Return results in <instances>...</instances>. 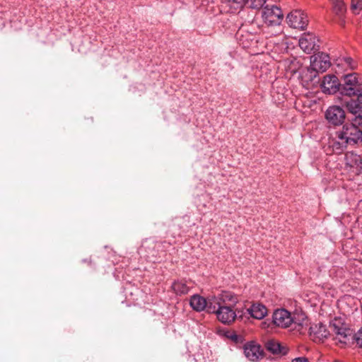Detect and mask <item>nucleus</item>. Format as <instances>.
Returning <instances> with one entry per match:
<instances>
[{"mask_svg":"<svg viewBox=\"0 0 362 362\" xmlns=\"http://www.w3.org/2000/svg\"><path fill=\"white\" fill-rule=\"evenodd\" d=\"M329 57L324 52H318L310 57V66L308 69L305 76L313 81L319 72H325L330 66Z\"/></svg>","mask_w":362,"mask_h":362,"instance_id":"obj_1","label":"nucleus"},{"mask_svg":"<svg viewBox=\"0 0 362 362\" xmlns=\"http://www.w3.org/2000/svg\"><path fill=\"white\" fill-rule=\"evenodd\" d=\"M362 86V77L357 73L348 74L344 76L343 84L339 83V92L341 95H355Z\"/></svg>","mask_w":362,"mask_h":362,"instance_id":"obj_2","label":"nucleus"},{"mask_svg":"<svg viewBox=\"0 0 362 362\" xmlns=\"http://www.w3.org/2000/svg\"><path fill=\"white\" fill-rule=\"evenodd\" d=\"M262 18L268 27H279V33H281L280 25L284 18L282 11L275 5L266 6L262 11Z\"/></svg>","mask_w":362,"mask_h":362,"instance_id":"obj_3","label":"nucleus"},{"mask_svg":"<svg viewBox=\"0 0 362 362\" xmlns=\"http://www.w3.org/2000/svg\"><path fill=\"white\" fill-rule=\"evenodd\" d=\"M239 311L230 305H218V310L216 314L219 322L224 325H231L237 318Z\"/></svg>","mask_w":362,"mask_h":362,"instance_id":"obj_4","label":"nucleus"},{"mask_svg":"<svg viewBox=\"0 0 362 362\" xmlns=\"http://www.w3.org/2000/svg\"><path fill=\"white\" fill-rule=\"evenodd\" d=\"M329 327L334 335L333 340L336 344H346L352 338L350 329L343 325L339 326L336 323H331Z\"/></svg>","mask_w":362,"mask_h":362,"instance_id":"obj_5","label":"nucleus"},{"mask_svg":"<svg viewBox=\"0 0 362 362\" xmlns=\"http://www.w3.org/2000/svg\"><path fill=\"white\" fill-rule=\"evenodd\" d=\"M286 21L291 27L300 30H304L308 23L306 14L299 10L291 12L286 17Z\"/></svg>","mask_w":362,"mask_h":362,"instance_id":"obj_6","label":"nucleus"},{"mask_svg":"<svg viewBox=\"0 0 362 362\" xmlns=\"http://www.w3.org/2000/svg\"><path fill=\"white\" fill-rule=\"evenodd\" d=\"M346 168L355 175H358L362 170V158L353 151L347 152L344 156Z\"/></svg>","mask_w":362,"mask_h":362,"instance_id":"obj_7","label":"nucleus"},{"mask_svg":"<svg viewBox=\"0 0 362 362\" xmlns=\"http://www.w3.org/2000/svg\"><path fill=\"white\" fill-rule=\"evenodd\" d=\"M325 118L333 125H340L345 119V112L342 107L333 105L327 110Z\"/></svg>","mask_w":362,"mask_h":362,"instance_id":"obj_8","label":"nucleus"},{"mask_svg":"<svg viewBox=\"0 0 362 362\" xmlns=\"http://www.w3.org/2000/svg\"><path fill=\"white\" fill-rule=\"evenodd\" d=\"M272 319L275 325L283 328L288 327L293 322L291 313L286 309L276 310L273 313Z\"/></svg>","mask_w":362,"mask_h":362,"instance_id":"obj_9","label":"nucleus"},{"mask_svg":"<svg viewBox=\"0 0 362 362\" xmlns=\"http://www.w3.org/2000/svg\"><path fill=\"white\" fill-rule=\"evenodd\" d=\"M341 129L350 146H354L359 141H362V130L357 127L347 124L344 125Z\"/></svg>","mask_w":362,"mask_h":362,"instance_id":"obj_10","label":"nucleus"},{"mask_svg":"<svg viewBox=\"0 0 362 362\" xmlns=\"http://www.w3.org/2000/svg\"><path fill=\"white\" fill-rule=\"evenodd\" d=\"M317 41L315 35L310 33H304L299 40V46L305 53L310 54L318 49Z\"/></svg>","mask_w":362,"mask_h":362,"instance_id":"obj_11","label":"nucleus"},{"mask_svg":"<svg viewBox=\"0 0 362 362\" xmlns=\"http://www.w3.org/2000/svg\"><path fill=\"white\" fill-rule=\"evenodd\" d=\"M322 91L326 94H334L339 91V82L334 75H327L324 76L320 83Z\"/></svg>","mask_w":362,"mask_h":362,"instance_id":"obj_12","label":"nucleus"},{"mask_svg":"<svg viewBox=\"0 0 362 362\" xmlns=\"http://www.w3.org/2000/svg\"><path fill=\"white\" fill-rule=\"evenodd\" d=\"M244 354L248 360L257 361L262 357L263 350L259 344L250 341L245 344Z\"/></svg>","mask_w":362,"mask_h":362,"instance_id":"obj_13","label":"nucleus"},{"mask_svg":"<svg viewBox=\"0 0 362 362\" xmlns=\"http://www.w3.org/2000/svg\"><path fill=\"white\" fill-rule=\"evenodd\" d=\"M309 334L314 341L320 342L328 337L329 332L327 329L325 325L319 322L310 325Z\"/></svg>","mask_w":362,"mask_h":362,"instance_id":"obj_14","label":"nucleus"},{"mask_svg":"<svg viewBox=\"0 0 362 362\" xmlns=\"http://www.w3.org/2000/svg\"><path fill=\"white\" fill-rule=\"evenodd\" d=\"M247 312L253 318L262 320L267 315V309L264 305L257 303L252 305L251 307L247 310Z\"/></svg>","mask_w":362,"mask_h":362,"instance_id":"obj_15","label":"nucleus"},{"mask_svg":"<svg viewBox=\"0 0 362 362\" xmlns=\"http://www.w3.org/2000/svg\"><path fill=\"white\" fill-rule=\"evenodd\" d=\"M238 302V297L230 291H223L218 296L217 304L235 306Z\"/></svg>","mask_w":362,"mask_h":362,"instance_id":"obj_16","label":"nucleus"},{"mask_svg":"<svg viewBox=\"0 0 362 362\" xmlns=\"http://www.w3.org/2000/svg\"><path fill=\"white\" fill-rule=\"evenodd\" d=\"M189 305L194 310L202 312L206 308V299L199 294H194L190 298Z\"/></svg>","mask_w":362,"mask_h":362,"instance_id":"obj_17","label":"nucleus"},{"mask_svg":"<svg viewBox=\"0 0 362 362\" xmlns=\"http://www.w3.org/2000/svg\"><path fill=\"white\" fill-rule=\"evenodd\" d=\"M173 290L177 295L187 294L190 289V286L187 284V281L184 280H177L174 281L172 285Z\"/></svg>","mask_w":362,"mask_h":362,"instance_id":"obj_18","label":"nucleus"},{"mask_svg":"<svg viewBox=\"0 0 362 362\" xmlns=\"http://www.w3.org/2000/svg\"><path fill=\"white\" fill-rule=\"evenodd\" d=\"M337 66H343L346 70H354L357 67V62L350 57H343L337 59Z\"/></svg>","mask_w":362,"mask_h":362,"instance_id":"obj_19","label":"nucleus"},{"mask_svg":"<svg viewBox=\"0 0 362 362\" xmlns=\"http://www.w3.org/2000/svg\"><path fill=\"white\" fill-rule=\"evenodd\" d=\"M345 103L348 111L352 115H357L362 111V105L361 103L358 101V98L356 100L350 99Z\"/></svg>","mask_w":362,"mask_h":362,"instance_id":"obj_20","label":"nucleus"},{"mask_svg":"<svg viewBox=\"0 0 362 362\" xmlns=\"http://www.w3.org/2000/svg\"><path fill=\"white\" fill-rule=\"evenodd\" d=\"M347 146L344 143H340L335 139L329 137L328 141V148L332 149V152L334 153H341Z\"/></svg>","mask_w":362,"mask_h":362,"instance_id":"obj_21","label":"nucleus"},{"mask_svg":"<svg viewBox=\"0 0 362 362\" xmlns=\"http://www.w3.org/2000/svg\"><path fill=\"white\" fill-rule=\"evenodd\" d=\"M227 5L231 13H235L241 10L245 6L246 0H226Z\"/></svg>","mask_w":362,"mask_h":362,"instance_id":"obj_22","label":"nucleus"},{"mask_svg":"<svg viewBox=\"0 0 362 362\" xmlns=\"http://www.w3.org/2000/svg\"><path fill=\"white\" fill-rule=\"evenodd\" d=\"M217 301L218 297L209 298L206 299L205 310H206L207 313L216 314L218 310Z\"/></svg>","mask_w":362,"mask_h":362,"instance_id":"obj_23","label":"nucleus"},{"mask_svg":"<svg viewBox=\"0 0 362 362\" xmlns=\"http://www.w3.org/2000/svg\"><path fill=\"white\" fill-rule=\"evenodd\" d=\"M333 11L336 15L342 16L346 11L345 4L341 0H333Z\"/></svg>","mask_w":362,"mask_h":362,"instance_id":"obj_24","label":"nucleus"},{"mask_svg":"<svg viewBox=\"0 0 362 362\" xmlns=\"http://www.w3.org/2000/svg\"><path fill=\"white\" fill-rule=\"evenodd\" d=\"M266 0H246L245 6L252 9L259 10L262 8Z\"/></svg>","mask_w":362,"mask_h":362,"instance_id":"obj_25","label":"nucleus"},{"mask_svg":"<svg viewBox=\"0 0 362 362\" xmlns=\"http://www.w3.org/2000/svg\"><path fill=\"white\" fill-rule=\"evenodd\" d=\"M267 349L273 354H281V346L279 343L274 341H269L267 345Z\"/></svg>","mask_w":362,"mask_h":362,"instance_id":"obj_26","label":"nucleus"},{"mask_svg":"<svg viewBox=\"0 0 362 362\" xmlns=\"http://www.w3.org/2000/svg\"><path fill=\"white\" fill-rule=\"evenodd\" d=\"M330 137L335 139L337 141H340V143H344V144L346 146L349 145L347 139L345 138V135L344 134L342 129L339 131H337L335 134Z\"/></svg>","mask_w":362,"mask_h":362,"instance_id":"obj_27","label":"nucleus"},{"mask_svg":"<svg viewBox=\"0 0 362 362\" xmlns=\"http://www.w3.org/2000/svg\"><path fill=\"white\" fill-rule=\"evenodd\" d=\"M351 8L354 13H358L362 10V0H351Z\"/></svg>","mask_w":362,"mask_h":362,"instance_id":"obj_28","label":"nucleus"},{"mask_svg":"<svg viewBox=\"0 0 362 362\" xmlns=\"http://www.w3.org/2000/svg\"><path fill=\"white\" fill-rule=\"evenodd\" d=\"M359 128L362 127V111L357 115H354V117L351 119V123L350 124Z\"/></svg>","mask_w":362,"mask_h":362,"instance_id":"obj_29","label":"nucleus"},{"mask_svg":"<svg viewBox=\"0 0 362 362\" xmlns=\"http://www.w3.org/2000/svg\"><path fill=\"white\" fill-rule=\"evenodd\" d=\"M353 338L356 344L362 348V327L354 335Z\"/></svg>","mask_w":362,"mask_h":362,"instance_id":"obj_30","label":"nucleus"},{"mask_svg":"<svg viewBox=\"0 0 362 362\" xmlns=\"http://www.w3.org/2000/svg\"><path fill=\"white\" fill-rule=\"evenodd\" d=\"M292 362H309L308 360L305 357H299L293 359Z\"/></svg>","mask_w":362,"mask_h":362,"instance_id":"obj_31","label":"nucleus"},{"mask_svg":"<svg viewBox=\"0 0 362 362\" xmlns=\"http://www.w3.org/2000/svg\"><path fill=\"white\" fill-rule=\"evenodd\" d=\"M355 95L358 96V100L362 105V90L360 89L359 92H358Z\"/></svg>","mask_w":362,"mask_h":362,"instance_id":"obj_32","label":"nucleus"},{"mask_svg":"<svg viewBox=\"0 0 362 362\" xmlns=\"http://www.w3.org/2000/svg\"><path fill=\"white\" fill-rule=\"evenodd\" d=\"M231 338H232L233 339H237V336H236V335H234V336L231 337Z\"/></svg>","mask_w":362,"mask_h":362,"instance_id":"obj_33","label":"nucleus"}]
</instances>
